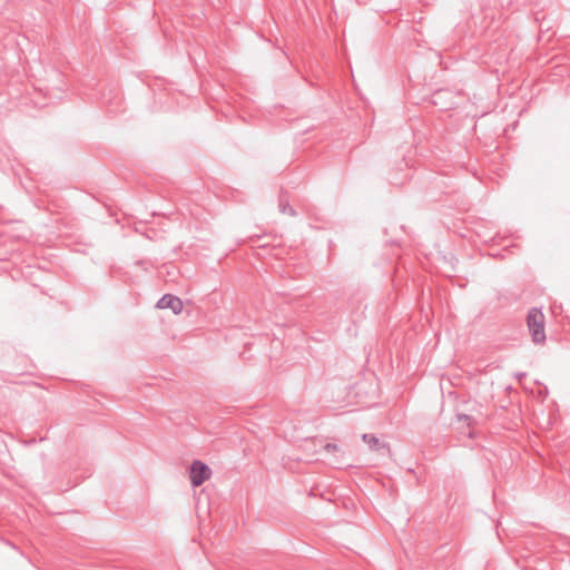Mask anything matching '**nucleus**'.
<instances>
[{
	"label": "nucleus",
	"mask_w": 570,
	"mask_h": 570,
	"mask_svg": "<svg viewBox=\"0 0 570 570\" xmlns=\"http://www.w3.org/2000/svg\"><path fill=\"white\" fill-rule=\"evenodd\" d=\"M528 326L535 343H542L546 340L544 315L541 311L532 308L528 314Z\"/></svg>",
	"instance_id": "nucleus-1"
},
{
	"label": "nucleus",
	"mask_w": 570,
	"mask_h": 570,
	"mask_svg": "<svg viewBox=\"0 0 570 570\" xmlns=\"http://www.w3.org/2000/svg\"><path fill=\"white\" fill-rule=\"evenodd\" d=\"M210 469L208 465L200 461L193 462L190 466V481L194 487L202 485L206 480L210 478Z\"/></svg>",
	"instance_id": "nucleus-2"
},
{
	"label": "nucleus",
	"mask_w": 570,
	"mask_h": 570,
	"mask_svg": "<svg viewBox=\"0 0 570 570\" xmlns=\"http://www.w3.org/2000/svg\"><path fill=\"white\" fill-rule=\"evenodd\" d=\"M160 309H171L175 314H180L184 307L181 299L174 295H164L157 303Z\"/></svg>",
	"instance_id": "nucleus-3"
},
{
	"label": "nucleus",
	"mask_w": 570,
	"mask_h": 570,
	"mask_svg": "<svg viewBox=\"0 0 570 570\" xmlns=\"http://www.w3.org/2000/svg\"><path fill=\"white\" fill-rule=\"evenodd\" d=\"M363 440L370 445L372 450H380L383 446L379 438L375 435L364 434Z\"/></svg>",
	"instance_id": "nucleus-4"
},
{
	"label": "nucleus",
	"mask_w": 570,
	"mask_h": 570,
	"mask_svg": "<svg viewBox=\"0 0 570 570\" xmlns=\"http://www.w3.org/2000/svg\"><path fill=\"white\" fill-rule=\"evenodd\" d=\"M323 449H324L325 453L331 454V455H334V454L341 452V446L336 443H326Z\"/></svg>",
	"instance_id": "nucleus-5"
}]
</instances>
